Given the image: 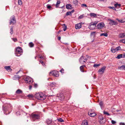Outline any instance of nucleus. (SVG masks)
Instances as JSON below:
<instances>
[{
	"instance_id": "62",
	"label": "nucleus",
	"mask_w": 125,
	"mask_h": 125,
	"mask_svg": "<svg viewBox=\"0 0 125 125\" xmlns=\"http://www.w3.org/2000/svg\"><path fill=\"white\" fill-rule=\"evenodd\" d=\"M20 71V70H19L18 72L16 73V74H17Z\"/></svg>"
},
{
	"instance_id": "58",
	"label": "nucleus",
	"mask_w": 125,
	"mask_h": 125,
	"mask_svg": "<svg viewBox=\"0 0 125 125\" xmlns=\"http://www.w3.org/2000/svg\"><path fill=\"white\" fill-rule=\"evenodd\" d=\"M95 33V32H92L91 33V35H93V34H94Z\"/></svg>"
},
{
	"instance_id": "4",
	"label": "nucleus",
	"mask_w": 125,
	"mask_h": 125,
	"mask_svg": "<svg viewBox=\"0 0 125 125\" xmlns=\"http://www.w3.org/2000/svg\"><path fill=\"white\" fill-rule=\"evenodd\" d=\"M9 21L10 24H12V25H13L16 23V20L14 16L13 15L10 17Z\"/></svg>"
},
{
	"instance_id": "55",
	"label": "nucleus",
	"mask_w": 125,
	"mask_h": 125,
	"mask_svg": "<svg viewBox=\"0 0 125 125\" xmlns=\"http://www.w3.org/2000/svg\"><path fill=\"white\" fill-rule=\"evenodd\" d=\"M122 54V57L123 58H125V53H123Z\"/></svg>"
},
{
	"instance_id": "11",
	"label": "nucleus",
	"mask_w": 125,
	"mask_h": 125,
	"mask_svg": "<svg viewBox=\"0 0 125 125\" xmlns=\"http://www.w3.org/2000/svg\"><path fill=\"white\" fill-rule=\"evenodd\" d=\"M57 96L58 97H59L61 101H63L64 99V96L62 94H57Z\"/></svg>"
},
{
	"instance_id": "30",
	"label": "nucleus",
	"mask_w": 125,
	"mask_h": 125,
	"mask_svg": "<svg viewBox=\"0 0 125 125\" xmlns=\"http://www.w3.org/2000/svg\"><path fill=\"white\" fill-rule=\"evenodd\" d=\"M4 68L7 71H10L11 69L10 67V66H5L4 67Z\"/></svg>"
},
{
	"instance_id": "45",
	"label": "nucleus",
	"mask_w": 125,
	"mask_h": 125,
	"mask_svg": "<svg viewBox=\"0 0 125 125\" xmlns=\"http://www.w3.org/2000/svg\"><path fill=\"white\" fill-rule=\"evenodd\" d=\"M100 65L99 64H94L93 66L95 68L97 67L98 66H100Z\"/></svg>"
},
{
	"instance_id": "8",
	"label": "nucleus",
	"mask_w": 125,
	"mask_h": 125,
	"mask_svg": "<svg viewBox=\"0 0 125 125\" xmlns=\"http://www.w3.org/2000/svg\"><path fill=\"white\" fill-rule=\"evenodd\" d=\"M108 21H110L109 24L111 25H116L118 24V23L116 21H115L111 19H108Z\"/></svg>"
},
{
	"instance_id": "57",
	"label": "nucleus",
	"mask_w": 125,
	"mask_h": 125,
	"mask_svg": "<svg viewBox=\"0 0 125 125\" xmlns=\"http://www.w3.org/2000/svg\"><path fill=\"white\" fill-rule=\"evenodd\" d=\"M38 86L37 84H35L34 85V87L35 88H36Z\"/></svg>"
},
{
	"instance_id": "9",
	"label": "nucleus",
	"mask_w": 125,
	"mask_h": 125,
	"mask_svg": "<svg viewBox=\"0 0 125 125\" xmlns=\"http://www.w3.org/2000/svg\"><path fill=\"white\" fill-rule=\"evenodd\" d=\"M106 67L104 66L102 68L100 69L98 71V72L101 74H103L105 70Z\"/></svg>"
},
{
	"instance_id": "64",
	"label": "nucleus",
	"mask_w": 125,
	"mask_h": 125,
	"mask_svg": "<svg viewBox=\"0 0 125 125\" xmlns=\"http://www.w3.org/2000/svg\"><path fill=\"white\" fill-rule=\"evenodd\" d=\"M37 56H35V59H36V58H37Z\"/></svg>"
},
{
	"instance_id": "31",
	"label": "nucleus",
	"mask_w": 125,
	"mask_h": 125,
	"mask_svg": "<svg viewBox=\"0 0 125 125\" xmlns=\"http://www.w3.org/2000/svg\"><path fill=\"white\" fill-rule=\"evenodd\" d=\"M19 77L18 75H15L13 77L14 80H16V79H19Z\"/></svg>"
},
{
	"instance_id": "40",
	"label": "nucleus",
	"mask_w": 125,
	"mask_h": 125,
	"mask_svg": "<svg viewBox=\"0 0 125 125\" xmlns=\"http://www.w3.org/2000/svg\"><path fill=\"white\" fill-rule=\"evenodd\" d=\"M59 73L58 72L55 71V77H58L59 76Z\"/></svg>"
},
{
	"instance_id": "52",
	"label": "nucleus",
	"mask_w": 125,
	"mask_h": 125,
	"mask_svg": "<svg viewBox=\"0 0 125 125\" xmlns=\"http://www.w3.org/2000/svg\"><path fill=\"white\" fill-rule=\"evenodd\" d=\"M40 62L43 65H45V63L43 62L42 60H40Z\"/></svg>"
},
{
	"instance_id": "36",
	"label": "nucleus",
	"mask_w": 125,
	"mask_h": 125,
	"mask_svg": "<svg viewBox=\"0 0 125 125\" xmlns=\"http://www.w3.org/2000/svg\"><path fill=\"white\" fill-rule=\"evenodd\" d=\"M125 36V33H122L120 34V36L121 38H123Z\"/></svg>"
},
{
	"instance_id": "39",
	"label": "nucleus",
	"mask_w": 125,
	"mask_h": 125,
	"mask_svg": "<svg viewBox=\"0 0 125 125\" xmlns=\"http://www.w3.org/2000/svg\"><path fill=\"white\" fill-rule=\"evenodd\" d=\"M57 120L59 122H63L64 121L61 118H60L59 119H57Z\"/></svg>"
},
{
	"instance_id": "61",
	"label": "nucleus",
	"mask_w": 125,
	"mask_h": 125,
	"mask_svg": "<svg viewBox=\"0 0 125 125\" xmlns=\"http://www.w3.org/2000/svg\"><path fill=\"white\" fill-rule=\"evenodd\" d=\"M58 39L59 40H60L61 39V37H58Z\"/></svg>"
},
{
	"instance_id": "18",
	"label": "nucleus",
	"mask_w": 125,
	"mask_h": 125,
	"mask_svg": "<svg viewBox=\"0 0 125 125\" xmlns=\"http://www.w3.org/2000/svg\"><path fill=\"white\" fill-rule=\"evenodd\" d=\"M25 82L29 83H30L31 82V80L28 77H26L25 79Z\"/></svg>"
},
{
	"instance_id": "34",
	"label": "nucleus",
	"mask_w": 125,
	"mask_h": 125,
	"mask_svg": "<svg viewBox=\"0 0 125 125\" xmlns=\"http://www.w3.org/2000/svg\"><path fill=\"white\" fill-rule=\"evenodd\" d=\"M122 54H118L116 57V58L118 59H120L121 58H122Z\"/></svg>"
},
{
	"instance_id": "16",
	"label": "nucleus",
	"mask_w": 125,
	"mask_h": 125,
	"mask_svg": "<svg viewBox=\"0 0 125 125\" xmlns=\"http://www.w3.org/2000/svg\"><path fill=\"white\" fill-rule=\"evenodd\" d=\"M52 122V120L51 119H47L46 120V123L47 124H50Z\"/></svg>"
},
{
	"instance_id": "5",
	"label": "nucleus",
	"mask_w": 125,
	"mask_h": 125,
	"mask_svg": "<svg viewBox=\"0 0 125 125\" xmlns=\"http://www.w3.org/2000/svg\"><path fill=\"white\" fill-rule=\"evenodd\" d=\"M99 122L100 124L103 125L105 124L106 120L102 116H100L99 118Z\"/></svg>"
},
{
	"instance_id": "17",
	"label": "nucleus",
	"mask_w": 125,
	"mask_h": 125,
	"mask_svg": "<svg viewBox=\"0 0 125 125\" xmlns=\"http://www.w3.org/2000/svg\"><path fill=\"white\" fill-rule=\"evenodd\" d=\"M118 69L120 70H125V65H122L120 66H119Z\"/></svg>"
},
{
	"instance_id": "26",
	"label": "nucleus",
	"mask_w": 125,
	"mask_h": 125,
	"mask_svg": "<svg viewBox=\"0 0 125 125\" xmlns=\"http://www.w3.org/2000/svg\"><path fill=\"white\" fill-rule=\"evenodd\" d=\"M111 51L112 52L115 53L117 51L116 50V48H113V47H112L111 49Z\"/></svg>"
},
{
	"instance_id": "43",
	"label": "nucleus",
	"mask_w": 125,
	"mask_h": 125,
	"mask_svg": "<svg viewBox=\"0 0 125 125\" xmlns=\"http://www.w3.org/2000/svg\"><path fill=\"white\" fill-rule=\"evenodd\" d=\"M103 104V102L102 101H101L99 103V104L101 108L102 107Z\"/></svg>"
},
{
	"instance_id": "3",
	"label": "nucleus",
	"mask_w": 125,
	"mask_h": 125,
	"mask_svg": "<svg viewBox=\"0 0 125 125\" xmlns=\"http://www.w3.org/2000/svg\"><path fill=\"white\" fill-rule=\"evenodd\" d=\"M40 114L39 113H33L31 114V116L34 121L35 120L40 118Z\"/></svg>"
},
{
	"instance_id": "41",
	"label": "nucleus",
	"mask_w": 125,
	"mask_h": 125,
	"mask_svg": "<svg viewBox=\"0 0 125 125\" xmlns=\"http://www.w3.org/2000/svg\"><path fill=\"white\" fill-rule=\"evenodd\" d=\"M18 2L19 5H21L22 4V2L21 0H18Z\"/></svg>"
},
{
	"instance_id": "25",
	"label": "nucleus",
	"mask_w": 125,
	"mask_h": 125,
	"mask_svg": "<svg viewBox=\"0 0 125 125\" xmlns=\"http://www.w3.org/2000/svg\"><path fill=\"white\" fill-rule=\"evenodd\" d=\"M73 4L75 6H76L78 4V1L77 0H73Z\"/></svg>"
},
{
	"instance_id": "32",
	"label": "nucleus",
	"mask_w": 125,
	"mask_h": 125,
	"mask_svg": "<svg viewBox=\"0 0 125 125\" xmlns=\"http://www.w3.org/2000/svg\"><path fill=\"white\" fill-rule=\"evenodd\" d=\"M104 36L105 37H107L108 36V34L107 33H103L100 34V36Z\"/></svg>"
},
{
	"instance_id": "20",
	"label": "nucleus",
	"mask_w": 125,
	"mask_h": 125,
	"mask_svg": "<svg viewBox=\"0 0 125 125\" xmlns=\"http://www.w3.org/2000/svg\"><path fill=\"white\" fill-rule=\"evenodd\" d=\"M66 8L67 9H71L72 8V5L71 4H68L66 5Z\"/></svg>"
},
{
	"instance_id": "50",
	"label": "nucleus",
	"mask_w": 125,
	"mask_h": 125,
	"mask_svg": "<svg viewBox=\"0 0 125 125\" xmlns=\"http://www.w3.org/2000/svg\"><path fill=\"white\" fill-rule=\"evenodd\" d=\"M71 12L70 11L67 12H66V15H70L71 14Z\"/></svg>"
},
{
	"instance_id": "12",
	"label": "nucleus",
	"mask_w": 125,
	"mask_h": 125,
	"mask_svg": "<svg viewBox=\"0 0 125 125\" xmlns=\"http://www.w3.org/2000/svg\"><path fill=\"white\" fill-rule=\"evenodd\" d=\"M82 27L81 24L80 23H78L75 25V28L76 29H79Z\"/></svg>"
},
{
	"instance_id": "60",
	"label": "nucleus",
	"mask_w": 125,
	"mask_h": 125,
	"mask_svg": "<svg viewBox=\"0 0 125 125\" xmlns=\"http://www.w3.org/2000/svg\"><path fill=\"white\" fill-rule=\"evenodd\" d=\"M64 6H65V5H64L63 6H62V7H60V8H61L62 9L63 8H64Z\"/></svg>"
},
{
	"instance_id": "46",
	"label": "nucleus",
	"mask_w": 125,
	"mask_h": 125,
	"mask_svg": "<svg viewBox=\"0 0 125 125\" xmlns=\"http://www.w3.org/2000/svg\"><path fill=\"white\" fill-rule=\"evenodd\" d=\"M116 48L117 51L120 50L121 49V47L119 46L117 47Z\"/></svg>"
},
{
	"instance_id": "47",
	"label": "nucleus",
	"mask_w": 125,
	"mask_h": 125,
	"mask_svg": "<svg viewBox=\"0 0 125 125\" xmlns=\"http://www.w3.org/2000/svg\"><path fill=\"white\" fill-rule=\"evenodd\" d=\"M81 6L82 7H87V6L86 4H83L81 5Z\"/></svg>"
},
{
	"instance_id": "54",
	"label": "nucleus",
	"mask_w": 125,
	"mask_h": 125,
	"mask_svg": "<svg viewBox=\"0 0 125 125\" xmlns=\"http://www.w3.org/2000/svg\"><path fill=\"white\" fill-rule=\"evenodd\" d=\"M120 41L123 43H125V40H122Z\"/></svg>"
},
{
	"instance_id": "35",
	"label": "nucleus",
	"mask_w": 125,
	"mask_h": 125,
	"mask_svg": "<svg viewBox=\"0 0 125 125\" xmlns=\"http://www.w3.org/2000/svg\"><path fill=\"white\" fill-rule=\"evenodd\" d=\"M29 98H32L34 97L33 95L32 94H29L27 96Z\"/></svg>"
},
{
	"instance_id": "63",
	"label": "nucleus",
	"mask_w": 125,
	"mask_h": 125,
	"mask_svg": "<svg viewBox=\"0 0 125 125\" xmlns=\"http://www.w3.org/2000/svg\"><path fill=\"white\" fill-rule=\"evenodd\" d=\"M42 57L40 56V57H39V58H42Z\"/></svg>"
},
{
	"instance_id": "21",
	"label": "nucleus",
	"mask_w": 125,
	"mask_h": 125,
	"mask_svg": "<svg viewBox=\"0 0 125 125\" xmlns=\"http://www.w3.org/2000/svg\"><path fill=\"white\" fill-rule=\"evenodd\" d=\"M115 7L116 8H118L120 7L121 5L117 3L114 4Z\"/></svg>"
},
{
	"instance_id": "10",
	"label": "nucleus",
	"mask_w": 125,
	"mask_h": 125,
	"mask_svg": "<svg viewBox=\"0 0 125 125\" xmlns=\"http://www.w3.org/2000/svg\"><path fill=\"white\" fill-rule=\"evenodd\" d=\"M96 24L97 23L96 22L94 23L93 22H92L90 23V25L89 26L88 28L90 30L94 29V27H91V26H95Z\"/></svg>"
},
{
	"instance_id": "7",
	"label": "nucleus",
	"mask_w": 125,
	"mask_h": 125,
	"mask_svg": "<svg viewBox=\"0 0 125 125\" xmlns=\"http://www.w3.org/2000/svg\"><path fill=\"white\" fill-rule=\"evenodd\" d=\"M80 62L82 63L83 64L84 62H85L87 61L86 57L82 56L79 60Z\"/></svg>"
},
{
	"instance_id": "1",
	"label": "nucleus",
	"mask_w": 125,
	"mask_h": 125,
	"mask_svg": "<svg viewBox=\"0 0 125 125\" xmlns=\"http://www.w3.org/2000/svg\"><path fill=\"white\" fill-rule=\"evenodd\" d=\"M35 97L39 100H43L46 98V96L41 92L36 93L35 95Z\"/></svg>"
},
{
	"instance_id": "53",
	"label": "nucleus",
	"mask_w": 125,
	"mask_h": 125,
	"mask_svg": "<svg viewBox=\"0 0 125 125\" xmlns=\"http://www.w3.org/2000/svg\"><path fill=\"white\" fill-rule=\"evenodd\" d=\"M12 39L15 42H16L17 41V40L16 38H12Z\"/></svg>"
},
{
	"instance_id": "14",
	"label": "nucleus",
	"mask_w": 125,
	"mask_h": 125,
	"mask_svg": "<svg viewBox=\"0 0 125 125\" xmlns=\"http://www.w3.org/2000/svg\"><path fill=\"white\" fill-rule=\"evenodd\" d=\"M88 121L87 120H84L82 122V125H88Z\"/></svg>"
},
{
	"instance_id": "2",
	"label": "nucleus",
	"mask_w": 125,
	"mask_h": 125,
	"mask_svg": "<svg viewBox=\"0 0 125 125\" xmlns=\"http://www.w3.org/2000/svg\"><path fill=\"white\" fill-rule=\"evenodd\" d=\"M22 50L21 47H17L16 49L15 52L16 55L18 56H20L22 54Z\"/></svg>"
},
{
	"instance_id": "27",
	"label": "nucleus",
	"mask_w": 125,
	"mask_h": 125,
	"mask_svg": "<svg viewBox=\"0 0 125 125\" xmlns=\"http://www.w3.org/2000/svg\"><path fill=\"white\" fill-rule=\"evenodd\" d=\"M49 74L50 76H55L54 71H51L49 73Z\"/></svg>"
},
{
	"instance_id": "29",
	"label": "nucleus",
	"mask_w": 125,
	"mask_h": 125,
	"mask_svg": "<svg viewBox=\"0 0 125 125\" xmlns=\"http://www.w3.org/2000/svg\"><path fill=\"white\" fill-rule=\"evenodd\" d=\"M62 26H63V31H65L66 30L67 28L65 24H64L62 25Z\"/></svg>"
},
{
	"instance_id": "13",
	"label": "nucleus",
	"mask_w": 125,
	"mask_h": 125,
	"mask_svg": "<svg viewBox=\"0 0 125 125\" xmlns=\"http://www.w3.org/2000/svg\"><path fill=\"white\" fill-rule=\"evenodd\" d=\"M88 114L90 116L93 117L96 115V114L94 113H91L90 111L88 113Z\"/></svg>"
},
{
	"instance_id": "15",
	"label": "nucleus",
	"mask_w": 125,
	"mask_h": 125,
	"mask_svg": "<svg viewBox=\"0 0 125 125\" xmlns=\"http://www.w3.org/2000/svg\"><path fill=\"white\" fill-rule=\"evenodd\" d=\"M22 91L20 89H18L16 92V94H22Z\"/></svg>"
},
{
	"instance_id": "48",
	"label": "nucleus",
	"mask_w": 125,
	"mask_h": 125,
	"mask_svg": "<svg viewBox=\"0 0 125 125\" xmlns=\"http://www.w3.org/2000/svg\"><path fill=\"white\" fill-rule=\"evenodd\" d=\"M108 8L110 9H113L114 10H116V9L115 8V7H114L110 6L108 7Z\"/></svg>"
},
{
	"instance_id": "51",
	"label": "nucleus",
	"mask_w": 125,
	"mask_h": 125,
	"mask_svg": "<svg viewBox=\"0 0 125 125\" xmlns=\"http://www.w3.org/2000/svg\"><path fill=\"white\" fill-rule=\"evenodd\" d=\"M64 70L62 68L60 71L62 73H64Z\"/></svg>"
},
{
	"instance_id": "33",
	"label": "nucleus",
	"mask_w": 125,
	"mask_h": 125,
	"mask_svg": "<svg viewBox=\"0 0 125 125\" xmlns=\"http://www.w3.org/2000/svg\"><path fill=\"white\" fill-rule=\"evenodd\" d=\"M47 7L48 9L49 10H51L52 9V7L49 4H47Z\"/></svg>"
},
{
	"instance_id": "19",
	"label": "nucleus",
	"mask_w": 125,
	"mask_h": 125,
	"mask_svg": "<svg viewBox=\"0 0 125 125\" xmlns=\"http://www.w3.org/2000/svg\"><path fill=\"white\" fill-rule=\"evenodd\" d=\"M85 66V65H83V66H82L80 67V70L81 72H84V71L83 70V68Z\"/></svg>"
},
{
	"instance_id": "59",
	"label": "nucleus",
	"mask_w": 125,
	"mask_h": 125,
	"mask_svg": "<svg viewBox=\"0 0 125 125\" xmlns=\"http://www.w3.org/2000/svg\"><path fill=\"white\" fill-rule=\"evenodd\" d=\"M32 88V86L31 85H30L29 89L31 90Z\"/></svg>"
},
{
	"instance_id": "44",
	"label": "nucleus",
	"mask_w": 125,
	"mask_h": 125,
	"mask_svg": "<svg viewBox=\"0 0 125 125\" xmlns=\"http://www.w3.org/2000/svg\"><path fill=\"white\" fill-rule=\"evenodd\" d=\"M103 113L104 114L107 115L108 116L110 115V114H109L107 112H105V111H104Z\"/></svg>"
},
{
	"instance_id": "24",
	"label": "nucleus",
	"mask_w": 125,
	"mask_h": 125,
	"mask_svg": "<svg viewBox=\"0 0 125 125\" xmlns=\"http://www.w3.org/2000/svg\"><path fill=\"white\" fill-rule=\"evenodd\" d=\"M60 2V0H58L57 1L56 4L55 5V6L56 8L59 7V6Z\"/></svg>"
},
{
	"instance_id": "28",
	"label": "nucleus",
	"mask_w": 125,
	"mask_h": 125,
	"mask_svg": "<svg viewBox=\"0 0 125 125\" xmlns=\"http://www.w3.org/2000/svg\"><path fill=\"white\" fill-rule=\"evenodd\" d=\"M90 15L91 17H94L96 16V14L94 13H91L90 14Z\"/></svg>"
},
{
	"instance_id": "23",
	"label": "nucleus",
	"mask_w": 125,
	"mask_h": 125,
	"mask_svg": "<svg viewBox=\"0 0 125 125\" xmlns=\"http://www.w3.org/2000/svg\"><path fill=\"white\" fill-rule=\"evenodd\" d=\"M13 26L11 27H10V33L11 35L13 33Z\"/></svg>"
},
{
	"instance_id": "49",
	"label": "nucleus",
	"mask_w": 125,
	"mask_h": 125,
	"mask_svg": "<svg viewBox=\"0 0 125 125\" xmlns=\"http://www.w3.org/2000/svg\"><path fill=\"white\" fill-rule=\"evenodd\" d=\"M111 122L112 124L113 125H114L116 123V122L115 121L113 120H112Z\"/></svg>"
},
{
	"instance_id": "6",
	"label": "nucleus",
	"mask_w": 125,
	"mask_h": 125,
	"mask_svg": "<svg viewBox=\"0 0 125 125\" xmlns=\"http://www.w3.org/2000/svg\"><path fill=\"white\" fill-rule=\"evenodd\" d=\"M105 26L103 22H100L98 23L96 26L97 28L99 29H102Z\"/></svg>"
},
{
	"instance_id": "42",
	"label": "nucleus",
	"mask_w": 125,
	"mask_h": 125,
	"mask_svg": "<svg viewBox=\"0 0 125 125\" xmlns=\"http://www.w3.org/2000/svg\"><path fill=\"white\" fill-rule=\"evenodd\" d=\"M84 14H82V15L80 16L78 18L79 19H81L83 18L84 17Z\"/></svg>"
},
{
	"instance_id": "38",
	"label": "nucleus",
	"mask_w": 125,
	"mask_h": 125,
	"mask_svg": "<svg viewBox=\"0 0 125 125\" xmlns=\"http://www.w3.org/2000/svg\"><path fill=\"white\" fill-rule=\"evenodd\" d=\"M55 83H50L49 84V86L52 87H54L55 86Z\"/></svg>"
},
{
	"instance_id": "37",
	"label": "nucleus",
	"mask_w": 125,
	"mask_h": 125,
	"mask_svg": "<svg viewBox=\"0 0 125 125\" xmlns=\"http://www.w3.org/2000/svg\"><path fill=\"white\" fill-rule=\"evenodd\" d=\"M29 46L30 47H32L34 46V44L32 42H31L29 43Z\"/></svg>"
},
{
	"instance_id": "56",
	"label": "nucleus",
	"mask_w": 125,
	"mask_h": 125,
	"mask_svg": "<svg viewBox=\"0 0 125 125\" xmlns=\"http://www.w3.org/2000/svg\"><path fill=\"white\" fill-rule=\"evenodd\" d=\"M120 125H125V124L124 123H120L119 124Z\"/></svg>"
},
{
	"instance_id": "22",
	"label": "nucleus",
	"mask_w": 125,
	"mask_h": 125,
	"mask_svg": "<svg viewBox=\"0 0 125 125\" xmlns=\"http://www.w3.org/2000/svg\"><path fill=\"white\" fill-rule=\"evenodd\" d=\"M116 20L118 21L119 22L121 23H123L125 22V19H121L120 20H119L117 18L116 19Z\"/></svg>"
}]
</instances>
